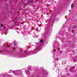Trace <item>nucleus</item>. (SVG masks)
Segmentation results:
<instances>
[{"label": "nucleus", "mask_w": 77, "mask_h": 77, "mask_svg": "<svg viewBox=\"0 0 77 77\" xmlns=\"http://www.w3.org/2000/svg\"><path fill=\"white\" fill-rule=\"evenodd\" d=\"M56 18V17L54 16V19H53V21L54 22V20H55V19Z\"/></svg>", "instance_id": "nucleus-1"}, {"label": "nucleus", "mask_w": 77, "mask_h": 77, "mask_svg": "<svg viewBox=\"0 0 77 77\" xmlns=\"http://www.w3.org/2000/svg\"><path fill=\"white\" fill-rule=\"evenodd\" d=\"M43 42V41H42V40H40V42Z\"/></svg>", "instance_id": "nucleus-9"}, {"label": "nucleus", "mask_w": 77, "mask_h": 77, "mask_svg": "<svg viewBox=\"0 0 77 77\" xmlns=\"http://www.w3.org/2000/svg\"><path fill=\"white\" fill-rule=\"evenodd\" d=\"M17 45V44L15 43L14 44V46H16V45Z\"/></svg>", "instance_id": "nucleus-6"}, {"label": "nucleus", "mask_w": 77, "mask_h": 77, "mask_svg": "<svg viewBox=\"0 0 77 77\" xmlns=\"http://www.w3.org/2000/svg\"><path fill=\"white\" fill-rule=\"evenodd\" d=\"M29 0H28V1H29Z\"/></svg>", "instance_id": "nucleus-17"}, {"label": "nucleus", "mask_w": 77, "mask_h": 77, "mask_svg": "<svg viewBox=\"0 0 77 77\" xmlns=\"http://www.w3.org/2000/svg\"><path fill=\"white\" fill-rule=\"evenodd\" d=\"M74 62H76V61H77V59H76V58H75L74 59Z\"/></svg>", "instance_id": "nucleus-3"}, {"label": "nucleus", "mask_w": 77, "mask_h": 77, "mask_svg": "<svg viewBox=\"0 0 77 77\" xmlns=\"http://www.w3.org/2000/svg\"><path fill=\"white\" fill-rule=\"evenodd\" d=\"M24 5H25V6H26V4H25Z\"/></svg>", "instance_id": "nucleus-14"}, {"label": "nucleus", "mask_w": 77, "mask_h": 77, "mask_svg": "<svg viewBox=\"0 0 77 77\" xmlns=\"http://www.w3.org/2000/svg\"><path fill=\"white\" fill-rule=\"evenodd\" d=\"M0 26H1V27H3V24H1Z\"/></svg>", "instance_id": "nucleus-4"}, {"label": "nucleus", "mask_w": 77, "mask_h": 77, "mask_svg": "<svg viewBox=\"0 0 77 77\" xmlns=\"http://www.w3.org/2000/svg\"><path fill=\"white\" fill-rule=\"evenodd\" d=\"M7 47H8V48L9 47V48H11V47L10 46H9L8 44H7Z\"/></svg>", "instance_id": "nucleus-2"}, {"label": "nucleus", "mask_w": 77, "mask_h": 77, "mask_svg": "<svg viewBox=\"0 0 77 77\" xmlns=\"http://www.w3.org/2000/svg\"><path fill=\"white\" fill-rule=\"evenodd\" d=\"M32 1H31L30 2H29V3H32Z\"/></svg>", "instance_id": "nucleus-10"}, {"label": "nucleus", "mask_w": 77, "mask_h": 77, "mask_svg": "<svg viewBox=\"0 0 77 77\" xmlns=\"http://www.w3.org/2000/svg\"><path fill=\"white\" fill-rule=\"evenodd\" d=\"M27 52V51L26 50H25L24 51V53H26Z\"/></svg>", "instance_id": "nucleus-7"}, {"label": "nucleus", "mask_w": 77, "mask_h": 77, "mask_svg": "<svg viewBox=\"0 0 77 77\" xmlns=\"http://www.w3.org/2000/svg\"><path fill=\"white\" fill-rule=\"evenodd\" d=\"M60 51V52H61L62 53V51Z\"/></svg>", "instance_id": "nucleus-16"}, {"label": "nucleus", "mask_w": 77, "mask_h": 77, "mask_svg": "<svg viewBox=\"0 0 77 77\" xmlns=\"http://www.w3.org/2000/svg\"><path fill=\"white\" fill-rule=\"evenodd\" d=\"M57 50H60V48H59L58 49H57Z\"/></svg>", "instance_id": "nucleus-11"}, {"label": "nucleus", "mask_w": 77, "mask_h": 77, "mask_svg": "<svg viewBox=\"0 0 77 77\" xmlns=\"http://www.w3.org/2000/svg\"><path fill=\"white\" fill-rule=\"evenodd\" d=\"M3 51H0V52H3Z\"/></svg>", "instance_id": "nucleus-15"}, {"label": "nucleus", "mask_w": 77, "mask_h": 77, "mask_svg": "<svg viewBox=\"0 0 77 77\" xmlns=\"http://www.w3.org/2000/svg\"><path fill=\"white\" fill-rule=\"evenodd\" d=\"M76 27V26H72V28L73 29H74V28H75Z\"/></svg>", "instance_id": "nucleus-5"}, {"label": "nucleus", "mask_w": 77, "mask_h": 77, "mask_svg": "<svg viewBox=\"0 0 77 77\" xmlns=\"http://www.w3.org/2000/svg\"><path fill=\"white\" fill-rule=\"evenodd\" d=\"M73 5V4L72 3L71 4V8H72V5Z\"/></svg>", "instance_id": "nucleus-8"}, {"label": "nucleus", "mask_w": 77, "mask_h": 77, "mask_svg": "<svg viewBox=\"0 0 77 77\" xmlns=\"http://www.w3.org/2000/svg\"><path fill=\"white\" fill-rule=\"evenodd\" d=\"M5 28H6V26H4V29H5Z\"/></svg>", "instance_id": "nucleus-13"}, {"label": "nucleus", "mask_w": 77, "mask_h": 77, "mask_svg": "<svg viewBox=\"0 0 77 77\" xmlns=\"http://www.w3.org/2000/svg\"><path fill=\"white\" fill-rule=\"evenodd\" d=\"M70 70H72V68H70Z\"/></svg>", "instance_id": "nucleus-12"}]
</instances>
